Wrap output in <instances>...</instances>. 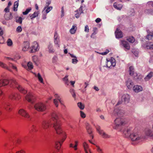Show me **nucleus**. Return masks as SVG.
<instances>
[{
    "label": "nucleus",
    "instance_id": "nucleus-28",
    "mask_svg": "<svg viewBox=\"0 0 153 153\" xmlns=\"http://www.w3.org/2000/svg\"><path fill=\"white\" fill-rule=\"evenodd\" d=\"M153 75V72H151L145 78V79L146 81H148L152 77Z\"/></svg>",
    "mask_w": 153,
    "mask_h": 153
},
{
    "label": "nucleus",
    "instance_id": "nucleus-32",
    "mask_svg": "<svg viewBox=\"0 0 153 153\" xmlns=\"http://www.w3.org/2000/svg\"><path fill=\"white\" fill-rule=\"evenodd\" d=\"M63 136V137L61 139L60 141H59V142H61V145H62L63 143L65 141V140L67 138V134L65 132H63V135H62Z\"/></svg>",
    "mask_w": 153,
    "mask_h": 153
},
{
    "label": "nucleus",
    "instance_id": "nucleus-54",
    "mask_svg": "<svg viewBox=\"0 0 153 153\" xmlns=\"http://www.w3.org/2000/svg\"><path fill=\"white\" fill-rule=\"evenodd\" d=\"M109 52V51L108 50H106L105 52H104L101 53V54L102 55H105L107 54Z\"/></svg>",
    "mask_w": 153,
    "mask_h": 153
},
{
    "label": "nucleus",
    "instance_id": "nucleus-10",
    "mask_svg": "<svg viewBox=\"0 0 153 153\" xmlns=\"http://www.w3.org/2000/svg\"><path fill=\"white\" fill-rule=\"evenodd\" d=\"M130 137L131 140L133 141L138 142L141 139V138L136 133H132L131 134Z\"/></svg>",
    "mask_w": 153,
    "mask_h": 153
},
{
    "label": "nucleus",
    "instance_id": "nucleus-49",
    "mask_svg": "<svg viewBox=\"0 0 153 153\" xmlns=\"http://www.w3.org/2000/svg\"><path fill=\"white\" fill-rule=\"evenodd\" d=\"M4 42V40L2 36H0V44H2Z\"/></svg>",
    "mask_w": 153,
    "mask_h": 153
},
{
    "label": "nucleus",
    "instance_id": "nucleus-21",
    "mask_svg": "<svg viewBox=\"0 0 153 153\" xmlns=\"http://www.w3.org/2000/svg\"><path fill=\"white\" fill-rule=\"evenodd\" d=\"M129 74L133 77L134 75L136 73L134 72V68L133 66H131L129 68Z\"/></svg>",
    "mask_w": 153,
    "mask_h": 153
},
{
    "label": "nucleus",
    "instance_id": "nucleus-4",
    "mask_svg": "<svg viewBox=\"0 0 153 153\" xmlns=\"http://www.w3.org/2000/svg\"><path fill=\"white\" fill-rule=\"evenodd\" d=\"M34 107L36 110L39 111H43L46 109L45 106L42 103H38L36 104L35 105Z\"/></svg>",
    "mask_w": 153,
    "mask_h": 153
},
{
    "label": "nucleus",
    "instance_id": "nucleus-44",
    "mask_svg": "<svg viewBox=\"0 0 153 153\" xmlns=\"http://www.w3.org/2000/svg\"><path fill=\"white\" fill-rule=\"evenodd\" d=\"M9 66L10 68H12L14 70H15V71H17V69L16 67V66L13 65V64L11 63L10 64H9Z\"/></svg>",
    "mask_w": 153,
    "mask_h": 153
},
{
    "label": "nucleus",
    "instance_id": "nucleus-11",
    "mask_svg": "<svg viewBox=\"0 0 153 153\" xmlns=\"http://www.w3.org/2000/svg\"><path fill=\"white\" fill-rule=\"evenodd\" d=\"M97 130L99 134L101 135L102 137L104 138H107L109 137V136L105 134L103 131L100 129V127L97 126H96Z\"/></svg>",
    "mask_w": 153,
    "mask_h": 153
},
{
    "label": "nucleus",
    "instance_id": "nucleus-1",
    "mask_svg": "<svg viewBox=\"0 0 153 153\" xmlns=\"http://www.w3.org/2000/svg\"><path fill=\"white\" fill-rule=\"evenodd\" d=\"M11 87L14 88H17L19 91L21 93L25 94H26L27 91L22 86L19 85L16 81L14 79H11L9 81L7 79H2L0 80V87L4 86L8 84Z\"/></svg>",
    "mask_w": 153,
    "mask_h": 153
},
{
    "label": "nucleus",
    "instance_id": "nucleus-40",
    "mask_svg": "<svg viewBox=\"0 0 153 153\" xmlns=\"http://www.w3.org/2000/svg\"><path fill=\"white\" fill-rule=\"evenodd\" d=\"M146 135L150 137L153 136V132H151L150 130H149L146 132Z\"/></svg>",
    "mask_w": 153,
    "mask_h": 153
},
{
    "label": "nucleus",
    "instance_id": "nucleus-38",
    "mask_svg": "<svg viewBox=\"0 0 153 153\" xmlns=\"http://www.w3.org/2000/svg\"><path fill=\"white\" fill-rule=\"evenodd\" d=\"M31 10V8L30 7L26 9V10L23 12L22 13L24 15H26Z\"/></svg>",
    "mask_w": 153,
    "mask_h": 153
},
{
    "label": "nucleus",
    "instance_id": "nucleus-14",
    "mask_svg": "<svg viewBox=\"0 0 153 153\" xmlns=\"http://www.w3.org/2000/svg\"><path fill=\"white\" fill-rule=\"evenodd\" d=\"M78 143L79 142L78 140H75L74 141V145L73 144L71 143L69 145V147L70 148H74L75 150H76L77 149V147Z\"/></svg>",
    "mask_w": 153,
    "mask_h": 153
},
{
    "label": "nucleus",
    "instance_id": "nucleus-34",
    "mask_svg": "<svg viewBox=\"0 0 153 153\" xmlns=\"http://www.w3.org/2000/svg\"><path fill=\"white\" fill-rule=\"evenodd\" d=\"M68 76L66 75L62 79V80L65 83L68 85Z\"/></svg>",
    "mask_w": 153,
    "mask_h": 153
},
{
    "label": "nucleus",
    "instance_id": "nucleus-42",
    "mask_svg": "<svg viewBox=\"0 0 153 153\" xmlns=\"http://www.w3.org/2000/svg\"><path fill=\"white\" fill-rule=\"evenodd\" d=\"M78 106L81 109H83L84 108V105L81 102H78L77 104Z\"/></svg>",
    "mask_w": 153,
    "mask_h": 153
},
{
    "label": "nucleus",
    "instance_id": "nucleus-18",
    "mask_svg": "<svg viewBox=\"0 0 153 153\" xmlns=\"http://www.w3.org/2000/svg\"><path fill=\"white\" fill-rule=\"evenodd\" d=\"M77 29L76 25H74L72 26L71 28L70 29V32L71 34H74L75 33Z\"/></svg>",
    "mask_w": 153,
    "mask_h": 153
},
{
    "label": "nucleus",
    "instance_id": "nucleus-19",
    "mask_svg": "<svg viewBox=\"0 0 153 153\" xmlns=\"http://www.w3.org/2000/svg\"><path fill=\"white\" fill-rule=\"evenodd\" d=\"M83 146L86 153H88V152L91 153L88 145L85 142H84L83 143Z\"/></svg>",
    "mask_w": 153,
    "mask_h": 153
},
{
    "label": "nucleus",
    "instance_id": "nucleus-35",
    "mask_svg": "<svg viewBox=\"0 0 153 153\" xmlns=\"http://www.w3.org/2000/svg\"><path fill=\"white\" fill-rule=\"evenodd\" d=\"M19 5L18 2L16 1L14 2L13 10L14 11H16L17 10V8Z\"/></svg>",
    "mask_w": 153,
    "mask_h": 153
},
{
    "label": "nucleus",
    "instance_id": "nucleus-52",
    "mask_svg": "<svg viewBox=\"0 0 153 153\" xmlns=\"http://www.w3.org/2000/svg\"><path fill=\"white\" fill-rule=\"evenodd\" d=\"M84 30L86 32H88L89 31V29L88 26L87 25H86L85 26Z\"/></svg>",
    "mask_w": 153,
    "mask_h": 153
},
{
    "label": "nucleus",
    "instance_id": "nucleus-29",
    "mask_svg": "<svg viewBox=\"0 0 153 153\" xmlns=\"http://www.w3.org/2000/svg\"><path fill=\"white\" fill-rule=\"evenodd\" d=\"M133 83L131 81L128 80L126 82V85L128 88H131L133 85Z\"/></svg>",
    "mask_w": 153,
    "mask_h": 153
},
{
    "label": "nucleus",
    "instance_id": "nucleus-26",
    "mask_svg": "<svg viewBox=\"0 0 153 153\" xmlns=\"http://www.w3.org/2000/svg\"><path fill=\"white\" fill-rule=\"evenodd\" d=\"M97 27H94L93 28V33L91 36V37L94 38L96 36V35L97 33Z\"/></svg>",
    "mask_w": 153,
    "mask_h": 153
},
{
    "label": "nucleus",
    "instance_id": "nucleus-61",
    "mask_svg": "<svg viewBox=\"0 0 153 153\" xmlns=\"http://www.w3.org/2000/svg\"><path fill=\"white\" fill-rule=\"evenodd\" d=\"M3 34V31L1 28L0 27V36H2Z\"/></svg>",
    "mask_w": 153,
    "mask_h": 153
},
{
    "label": "nucleus",
    "instance_id": "nucleus-62",
    "mask_svg": "<svg viewBox=\"0 0 153 153\" xmlns=\"http://www.w3.org/2000/svg\"><path fill=\"white\" fill-rule=\"evenodd\" d=\"M80 15V14L79 13H78V12H77L75 15V17L77 18H78L79 17Z\"/></svg>",
    "mask_w": 153,
    "mask_h": 153
},
{
    "label": "nucleus",
    "instance_id": "nucleus-6",
    "mask_svg": "<svg viewBox=\"0 0 153 153\" xmlns=\"http://www.w3.org/2000/svg\"><path fill=\"white\" fill-rule=\"evenodd\" d=\"M19 114L22 117L28 118L30 117L29 114L24 109H20L18 111Z\"/></svg>",
    "mask_w": 153,
    "mask_h": 153
},
{
    "label": "nucleus",
    "instance_id": "nucleus-30",
    "mask_svg": "<svg viewBox=\"0 0 153 153\" xmlns=\"http://www.w3.org/2000/svg\"><path fill=\"white\" fill-rule=\"evenodd\" d=\"M62 146L61 142L57 141L55 143V148L57 150L60 149Z\"/></svg>",
    "mask_w": 153,
    "mask_h": 153
},
{
    "label": "nucleus",
    "instance_id": "nucleus-55",
    "mask_svg": "<svg viewBox=\"0 0 153 153\" xmlns=\"http://www.w3.org/2000/svg\"><path fill=\"white\" fill-rule=\"evenodd\" d=\"M15 153H25V152L24 150L22 149L17 151Z\"/></svg>",
    "mask_w": 153,
    "mask_h": 153
},
{
    "label": "nucleus",
    "instance_id": "nucleus-16",
    "mask_svg": "<svg viewBox=\"0 0 153 153\" xmlns=\"http://www.w3.org/2000/svg\"><path fill=\"white\" fill-rule=\"evenodd\" d=\"M4 18L5 20H8L13 18V16L11 13H6L4 15Z\"/></svg>",
    "mask_w": 153,
    "mask_h": 153
},
{
    "label": "nucleus",
    "instance_id": "nucleus-59",
    "mask_svg": "<svg viewBox=\"0 0 153 153\" xmlns=\"http://www.w3.org/2000/svg\"><path fill=\"white\" fill-rule=\"evenodd\" d=\"M4 11L6 13L9 12V7H7L5 8L4 10Z\"/></svg>",
    "mask_w": 153,
    "mask_h": 153
},
{
    "label": "nucleus",
    "instance_id": "nucleus-33",
    "mask_svg": "<svg viewBox=\"0 0 153 153\" xmlns=\"http://www.w3.org/2000/svg\"><path fill=\"white\" fill-rule=\"evenodd\" d=\"M142 76L139 74L136 73L133 76L134 78L136 79H140L142 78Z\"/></svg>",
    "mask_w": 153,
    "mask_h": 153
},
{
    "label": "nucleus",
    "instance_id": "nucleus-13",
    "mask_svg": "<svg viewBox=\"0 0 153 153\" xmlns=\"http://www.w3.org/2000/svg\"><path fill=\"white\" fill-rule=\"evenodd\" d=\"M133 90L135 92L138 93L142 90V88L139 85H135L133 87Z\"/></svg>",
    "mask_w": 153,
    "mask_h": 153
},
{
    "label": "nucleus",
    "instance_id": "nucleus-5",
    "mask_svg": "<svg viewBox=\"0 0 153 153\" xmlns=\"http://www.w3.org/2000/svg\"><path fill=\"white\" fill-rule=\"evenodd\" d=\"M30 53H34L38 51L39 50L38 43L35 42H33L30 48Z\"/></svg>",
    "mask_w": 153,
    "mask_h": 153
},
{
    "label": "nucleus",
    "instance_id": "nucleus-41",
    "mask_svg": "<svg viewBox=\"0 0 153 153\" xmlns=\"http://www.w3.org/2000/svg\"><path fill=\"white\" fill-rule=\"evenodd\" d=\"M54 96L59 101V102H60L62 104H63V101L61 100V98L57 94H55L54 95Z\"/></svg>",
    "mask_w": 153,
    "mask_h": 153
},
{
    "label": "nucleus",
    "instance_id": "nucleus-7",
    "mask_svg": "<svg viewBox=\"0 0 153 153\" xmlns=\"http://www.w3.org/2000/svg\"><path fill=\"white\" fill-rule=\"evenodd\" d=\"M116 124L115 128H117L118 127H121L126 124L125 122H123L122 119L120 118H118L116 119L114 121Z\"/></svg>",
    "mask_w": 153,
    "mask_h": 153
},
{
    "label": "nucleus",
    "instance_id": "nucleus-24",
    "mask_svg": "<svg viewBox=\"0 0 153 153\" xmlns=\"http://www.w3.org/2000/svg\"><path fill=\"white\" fill-rule=\"evenodd\" d=\"M126 40L131 43H133L135 41V39L133 36H129L127 37Z\"/></svg>",
    "mask_w": 153,
    "mask_h": 153
},
{
    "label": "nucleus",
    "instance_id": "nucleus-17",
    "mask_svg": "<svg viewBox=\"0 0 153 153\" xmlns=\"http://www.w3.org/2000/svg\"><path fill=\"white\" fill-rule=\"evenodd\" d=\"M10 97L12 99L14 100H19L20 98V96L17 94H12L10 96Z\"/></svg>",
    "mask_w": 153,
    "mask_h": 153
},
{
    "label": "nucleus",
    "instance_id": "nucleus-2",
    "mask_svg": "<svg viewBox=\"0 0 153 153\" xmlns=\"http://www.w3.org/2000/svg\"><path fill=\"white\" fill-rule=\"evenodd\" d=\"M51 121H53L54 122H56L54 124V127L56 133L59 134H62V135H63V132H65L62 129L61 125L58 119L57 116L55 115V117H53L51 119Z\"/></svg>",
    "mask_w": 153,
    "mask_h": 153
},
{
    "label": "nucleus",
    "instance_id": "nucleus-51",
    "mask_svg": "<svg viewBox=\"0 0 153 153\" xmlns=\"http://www.w3.org/2000/svg\"><path fill=\"white\" fill-rule=\"evenodd\" d=\"M72 63L73 64H76L78 62V60L77 59V58H74L72 60Z\"/></svg>",
    "mask_w": 153,
    "mask_h": 153
},
{
    "label": "nucleus",
    "instance_id": "nucleus-12",
    "mask_svg": "<svg viewBox=\"0 0 153 153\" xmlns=\"http://www.w3.org/2000/svg\"><path fill=\"white\" fill-rule=\"evenodd\" d=\"M52 123L50 121H44L42 123V127L44 129H47L48 128Z\"/></svg>",
    "mask_w": 153,
    "mask_h": 153
},
{
    "label": "nucleus",
    "instance_id": "nucleus-58",
    "mask_svg": "<svg viewBox=\"0 0 153 153\" xmlns=\"http://www.w3.org/2000/svg\"><path fill=\"white\" fill-rule=\"evenodd\" d=\"M97 151L100 153H102L101 149H100L99 147V146H97Z\"/></svg>",
    "mask_w": 153,
    "mask_h": 153
},
{
    "label": "nucleus",
    "instance_id": "nucleus-27",
    "mask_svg": "<svg viewBox=\"0 0 153 153\" xmlns=\"http://www.w3.org/2000/svg\"><path fill=\"white\" fill-rule=\"evenodd\" d=\"M4 108L7 111H10L12 109V106L9 104L5 105L4 106Z\"/></svg>",
    "mask_w": 153,
    "mask_h": 153
},
{
    "label": "nucleus",
    "instance_id": "nucleus-25",
    "mask_svg": "<svg viewBox=\"0 0 153 153\" xmlns=\"http://www.w3.org/2000/svg\"><path fill=\"white\" fill-rule=\"evenodd\" d=\"M39 14V12L35 11L33 14L30 15L31 19H32L35 18Z\"/></svg>",
    "mask_w": 153,
    "mask_h": 153
},
{
    "label": "nucleus",
    "instance_id": "nucleus-9",
    "mask_svg": "<svg viewBox=\"0 0 153 153\" xmlns=\"http://www.w3.org/2000/svg\"><path fill=\"white\" fill-rule=\"evenodd\" d=\"M25 99L28 102L33 103L35 100L36 97L32 94H28L25 97Z\"/></svg>",
    "mask_w": 153,
    "mask_h": 153
},
{
    "label": "nucleus",
    "instance_id": "nucleus-48",
    "mask_svg": "<svg viewBox=\"0 0 153 153\" xmlns=\"http://www.w3.org/2000/svg\"><path fill=\"white\" fill-rule=\"evenodd\" d=\"M22 30L21 26H19L16 28V31L18 33L21 32Z\"/></svg>",
    "mask_w": 153,
    "mask_h": 153
},
{
    "label": "nucleus",
    "instance_id": "nucleus-53",
    "mask_svg": "<svg viewBox=\"0 0 153 153\" xmlns=\"http://www.w3.org/2000/svg\"><path fill=\"white\" fill-rule=\"evenodd\" d=\"M54 103L56 107H57L58 106V101L57 99H55L54 100Z\"/></svg>",
    "mask_w": 153,
    "mask_h": 153
},
{
    "label": "nucleus",
    "instance_id": "nucleus-22",
    "mask_svg": "<svg viewBox=\"0 0 153 153\" xmlns=\"http://www.w3.org/2000/svg\"><path fill=\"white\" fill-rule=\"evenodd\" d=\"M59 39L58 37L57 33L56 32L55 33L54 35V42L55 44H58Z\"/></svg>",
    "mask_w": 153,
    "mask_h": 153
},
{
    "label": "nucleus",
    "instance_id": "nucleus-20",
    "mask_svg": "<svg viewBox=\"0 0 153 153\" xmlns=\"http://www.w3.org/2000/svg\"><path fill=\"white\" fill-rule=\"evenodd\" d=\"M114 7L117 10H120L122 7V5L120 4H118V2H115L113 4Z\"/></svg>",
    "mask_w": 153,
    "mask_h": 153
},
{
    "label": "nucleus",
    "instance_id": "nucleus-46",
    "mask_svg": "<svg viewBox=\"0 0 153 153\" xmlns=\"http://www.w3.org/2000/svg\"><path fill=\"white\" fill-rule=\"evenodd\" d=\"M86 129L88 132L89 134H91L92 132L91 128L89 126H87L86 127Z\"/></svg>",
    "mask_w": 153,
    "mask_h": 153
},
{
    "label": "nucleus",
    "instance_id": "nucleus-63",
    "mask_svg": "<svg viewBox=\"0 0 153 153\" xmlns=\"http://www.w3.org/2000/svg\"><path fill=\"white\" fill-rule=\"evenodd\" d=\"M70 83H71V85H72L73 87H74V84L75 83V81H71L70 82Z\"/></svg>",
    "mask_w": 153,
    "mask_h": 153
},
{
    "label": "nucleus",
    "instance_id": "nucleus-37",
    "mask_svg": "<svg viewBox=\"0 0 153 153\" xmlns=\"http://www.w3.org/2000/svg\"><path fill=\"white\" fill-rule=\"evenodd\" d=\"M16 22L21 24L22 22V19L21 17H17L16 18Z\"/></svg>",
    "mask_w": 153,
    "mask_h": 153
},
{
    "label": "nucleus",
    "instance_id": "nucleus-31",
    "mask_svg": "<svg viewBox=\"0 0 153 153\" xmlns=\"http://www.w3.org/2000/svg\"><path fill=\"white\" fill-rule=\"evenodd\" d=\"M115 65V63L114 62H112L111 60H109L107 61V65L108 67H110L112 65L114 66Z\"/></svg>",
    "mask_w": 153,
    "mask_h": 153
},
{
    "label": "nucleus",
    "instance_id": "nucleus-57",
    "mask_svg": "<svg viewBox=\"0 0 153 153\" xmlns=\"http://www.w3.org/2000/svg\"><path fill=\"white\" fill-rule=\"evenodd\" d=\"M124 133H125V136L126 137H127L129 135L130 133H129V130H127V131H124Z\"/></svg>",
    "mask_w": 153,
    "mask_h": 153
},
{
    "label": "nucleus",
    "instance_id": "nucleus-43",
    "mask_svg": "<svg viewBox=\"0 0 153 153\" xmlns=\"http://www.w3.org/2000/svg\"><path fill=\"white\" fill-rule=\"evenodd\" d=\"M7 44L9 46H11L12 45L13 42L10 39H9L7 40Z\"/></svg>",
    "mask_w": 153,
    "mask_h": 153
},
{
    "label": "nucleus",
    "instance_id": "nucleus-50",
    "mask_svg": "<svg viewBox=\"0 0 153 153\" xmlns=\"http://www.w3.org/2000/svg\"><path fill=\"white\" fill-rule=\"evenodd\" d=\"M80 116L82 118H85V114L83 111H80Z\"/></svg>",
    "mask_w": 153,
    "mask_h": 153
},
{
    "label": "nucleus",
    "instance_id": "nucleus-60",
    "mask_svg": "<svg viewBox=\"0 0 153 153\" xmlns=\"http://www.w3.org/2000/svg\"><path fill=\"white\" fill-rule=\"evenodd\" d=\"M101 21V20L100 18H97L96 19L95 22H96L98 23L100 22Z\"/></svg>",
    "mask_w": 153,
    "mask_h": 153
},
{
    "label": "nucleus",
    "instance_id": "nucleus-64",
    "mask_svg": "<svg viewBox=\"0 0 153 153\" xmlns=\"http://www.w3.org/2000/svg\"><path fill=\"white\" fill-rule=\"evenodd\" d=\"M12 5V3H11V2L10 1L8 3V5H7V7H10Z\"/></svg>",
    "mask_w": 153,
    "mask_h": 153
},
{
    "label": "nucleus",
    "instance_id": "nucleus-39",
    "mask_svg": "<svg viewBox=\"0 0 153 153\" xmlns=\"http://www.w3.org/2000/svg\"><path fill=\"white\" fill-rule=\"evenodd\" d=\"M28 69L31 70L33 68V66L32 62H28L27 64Z\"/></svg>",
    "mask_w": 153,
    "mask_h": 153
},
{
    "label": "nucleus",
    "instance_id": "nucleus-45",
    "mask_svg": "<svg viewBox=\"0 0 153 153\" xmlns=\"http://www.w3.org/2000/svg\"><path fill=\"white\" fill-rule=\"evenodd\" d=\"M38 78L39 79V80L40 82L42 83L43 82V79L42 78L41 76V75L39 73L38 74Z\"/></svg>",
    "mask_w": 153,
    "mask_h": 153
},
{
    "label": "nucleus",
    "instance_id": "nucleus-23",
    "mask_svg": "<svg viewBox=\"0 0 153 153\" xmlns=\"http://www.w3.org/2000/svg\"><path fill=\"white\" fill-rule=\"evenodd\" d=\"M146 47L147 49H153V42H149L146 45Z\"/></svg>",
    "mask_w": 153,
    "mask_h": 153
},
{
    "label": "nucleus",
    "instance_id": "nucleus-36",
    "mask_svg": "<svg viewBox=\"0 0 153 153\" xmlns=\"http://www.w3.org/2000/svg\"><path fill=\"white\" fill-rule=\"evenodd\" d=\"M52 9V7L51 6L45 7V10L46 13L47 14Z\"/></svg>",
    "mask_w": 153,
    "mask_h": 153
},
{
    "label": "nucleus",
    "instance_id": "nucleus-8",
    "mask_svg": "<svg viewBox=\"0 0 153 153\" xmlns=\"http://www.w3.org/2000/svg\"><path fill=\"white\" fill-rule=\"evenodd\" d=\"M114 33L116 38L117 39H121L123 38V33L119 28H117L116 29Z\"/></svg>",
    "mask_w": 153,
    "mask_h": 153
},
{
    "label": "nucleus",
    "instance_id": "nucleus-15",
    "mask_svg": "<svg viewBox=\"0 0 153 153\" xmlns=\"http://www.w3.org/2000/svg\"><path fill=\"white\" fill-rule=\"evenodd\" d=\"M30 47V43L28 42H25L24 43L22 50L24 51H26Z\"/></svg>",
    "mask_w": 153,
    "mask_h": 153
},
{
    "label": "nucleus",
    "instance_id": "nucleus-3",
    "mask_svg": "<svg viewBox=\"0 0 153 153\" xmlns=\"http://www.w3.org/2000/svg\"><path fill=\"white\" fill-rule=\"evenodd\" d=\"M120 45L123 47L124 50L126 51H128L130 49V46L129 43L124 40H120Z\"/></svg>",
    "mask_w": 153,
    "mask_h": 153
},
{
    "label": "nucleus",
    "instance_id": "nucleus-56",
    "mask_svg": "<svg viewBox=\"0 0 153 153\" xmlns=\"http://www.w3.org/2000/svg\"><path fill=\"white\" fill-rule=\"evenodd\" d=\"M126 97V98L128 99L129 98V96L128 95L126 94L124 95L123 96V97L124 99V100L126 101V99L125 97Z\"/></svg>",
    "mask_w": 153,
    "mask_h": 153
},
{
    "label": "nucleus",
    "instance_id": "nucleus-47",
    "mask_svg": "<svg viewBox=\"0 0 153 153\" xmlns=\"http://www.w3.org/2000/svg\"><path fill=\"white\" fill-rule=\"evenodd\" d=\"M0 66H1V67L4 68L9 69L7 67V66L5 64H4L3 63H2L1 62H0Z\"/></svg>",
    "mask_w": 153,
    "mask_h": 153
}]
</instances>
